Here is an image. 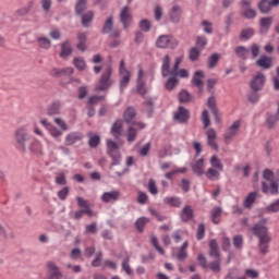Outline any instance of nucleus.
Segmentation results:
<instances>
[{
	"mask_svg": "<svg viewBox=\"0 0 279 279\" xmlns=\"http://www.w3.org/2000/svg\"><path fill=\"white\" fill-rule=\"evenodd\" d=\"M87 8H88V0H78L75 4L76 16H82V14H84Z\"/></svg>",
	"mask_w": 279,
	"mask_h": 279,
	"instance_id": "30",
	"label": "nucleus"
},
{
	"mask_svg": "<svg viewBox=\"0 0 279 279\" xmlns=\"http://www.w3.org/2000/svg\"><path fill=\"white\" fill-rule=\"evenodd\" d=\"M255 31L254 28H244L241 31L240 33V40H250V38H252V36H254Z\"/></svg>",
	"mask_w": 279,
	"mask_h": 279,
	"instance_id": "46",
	"label": "nucleus"
},
{
	"mask_svg": "<svg viewBox=\"0 0 279 279\" xmlns=\"http://www.w3.org/2000/svg\"><path fill=\"white\" fill-rule=\"evenodd\" d=\"M93 19H95V13L93 11H87L86 13H82L81 23L83 27H90V23H93Z\"/></svg>",
	"mask_w": 279,
	"mask_h": 279,
	"instance_id": "26",
	"label": "nucleus"
},
{
	"mask_svg": "<svg viewBox=\"0 0 279 279\" xmlns=\"http://www.w3.org/2000/svg\"><path fill=\"white\" fill-rule=\"evenodd\" d=\"M266 82L267 76H265L263 72H256V74L250 81V88L251 90H263Z\"/></svg>",
	"mask_w": 279,
	"mask_h": 279,
	"instance_id": "5",
	"label": "nucleus"
},
{
	"mask_svg": "<svg viewBox=\"0 0 279 279\" xmlns=\"http://www.w3.org/2000/svg\"><path fill=\"white\" fill-rule=\"evenodd\" d=\"M88 146L92 149H96V147H99V144L101 143V136L97 135V134H93V133H88Z\"/></svg>",
	"mask_w": 279,
	"mask_h": 279,
	"instance_id": "29",
	"label": "nucleus"
},
{
	"mask_svg": "<svg viewBox=\"0 0 279 279\" xmlns=\"http://www.w3.org/2000/svg\"><path fill=\"white\" fill-rule=\"evenodd\" d=\"M145 71H143L141 68L137 72V78H136V93L141 95V97L145 98V95H147V82H145Z\"/></svg>",
	"mask_w": 279,
	"mask_h": 279,
	"instance_id": "7",
	"label": "nucleus"
},
{
	"mask_svg": "<svg viewBox=\"0 0 279 279\" xmlns=\"http://www.w3.org/2000/svg\"><path fill=\"white\" fill-rule=\"evenodd\" d=\"M179 80L177 75H170V77L165 83L166 90H173L175 86L179 84Z\"/></svg>",
	"mask_w": 279,
	"mask_h": 279,
	"instance_id": "36",
	"label": "nucleus"
},
{
	"mask_svg": "<svg viewBox=\"0 0 279 279\" xmlns=\"http://www.w3.org/2000/svg\"><path fill=\"white\" fill-rule=\"evenodd\" d=\"M179 104H192L194 101L195 97L189 93L186 89H182L179 93Z\"/></svg>",
	"mask_w": 279,
	"mask_h": 279,
	"instance_id": "24",
	"label": "nucleus"
},
{
	"mask_svg": "<svg viewBox=\"0 0 279 279\" xmlns=\"http://www.w3.org/2000/svg\"><path fill=\"white\" fill-rule=\"evenodd\" d=\"M181 219L186 223V221H191L193 219V207L191 205H186L182 209Z\"/></svg>",
	"mask_w": 279,
	"mask_h": 279,
	"instance_id": "33",
	"label": "nucleus"
},
{
	"mask_svg": "<svg viewBox=\"0 0 279 279\" xmlns=\"http://www.w3.org/2000/svg\"><path fill=\"white\" fill-rule=\"evenodd\" d=\"M221 213H223V209H221V207H216L213 209V213H211L213 223H216V225L219 223V217H221Z\"/></svg>",
	"mask_w": 279,
	"mask_h": 279,
	"instance_id": "52",
	"label": "nucleus"
},
{
	"mask_svg": "<svg viewBox=\"0 0 279 279\" xmlns=\"http://www.w3.org/2000/svg\"><path fill=\"white\" fill-rule=\"evenodd\" d=\"M111 134L113 135L114 141H121L123 134V120H117L111 126Z\"/></svg>",
	"mask_w": 279,
	"mask_h": 279,
	"instance_id": "16",
	"label": "nucleus"
},
{
	"mask_svg": "<svg viewBox=\"0 0 279 279\" xmlns=\"http://www.w3.org/2000/svg\"><path fill=\"white\" fill-rule=\"evenodd\" d=\"M155 101H154V98L150 97V98H147L146 102H145V106H146V111L148 113V117H151L154 114V106H155Z\"/></svg>",
	"mask_w": 279,
	"mask_h": 279,
	"instance_id": "55",
	"label": "nucleus"
},
{
	"mask_svg": "<svg viewBox=\"0 0 279 279\" xmlns=\"http://www.w3.org/2000/svg\"><path fill=\"white\" fill-rule=\"evenodd\" d=\"M71 192V187L69 186H64L63 189H61L57 195L59 197V199H61V202H64L66 199V197H69V193Z\"/></svg>",
	"mask_w": 279,
	"mask_h": 279,
	"instance_id": "57",
	"label": "nucleus"
},
{
	"mask_svg": "<svg viewBox=\"0 0 279 279\" xmlns=\"http://www.w3.org/2000/svg\"><path fill=\"white\" fill-rule=\"evenodd\" d=\"M76 49L77 51H81L84 53L85 51H88V33L78 32L76 34Z\"/></svg>",
	"mask_w": 279,
	"mask_h": 279,
	"instance_id": "11",
	"label": "nucleus"
},
{
	"mask_svg": "<svg viewBox=\"0 0 279 279\" xmlns=\"http://www.w3.org/2000/svg\"><path fill=\"white\" fill-rule=\"evenodd\" d=\"M266 213H279V198L266 207Z\"/></svg>",
	"mask_w": 279,
	"mask_h": 279,
	"instance_id": "64",
	"label": "nucleus"
},
{
	"mask_svg": "<svg viewBox=\"0 0 279 279\" xmlns=\"http://www.w3.org/2000/svg\"><path fill=\"white\" fill-rule=\"evenodd\" d=\"M219 53H213L211 56H209L207 59L208 69H215V66L219 64Z\"/></svg>",
	"mask_w": 279,
	"mask_h": 279,
	"instance_id": "45",
	"label": "nucleus"
},
{
	"mask_svg": "<svg viewBox=\"0 0 279 279\" xmlns=\"http://www.w3.org/2000/svg\"><path fill=\"white\" fill-rule=\"evenodd\" d=\"M149 221L150 220L147 217H140V218H137V220L134 223L135 230H137V232H140L142 234V232H144V230H145V226L147 223H149Z\"/></svg>",
	"mask_w": 279,
	"mask_h": 279,
	"instance_id": "32",
	"label": "nucleus"
},
{
	"mask_svg": "<svg viewBox=\"0 0 279 279\" xmlns=\"http://www.w3.org/2000/svg\"><path fill=\"white\" fill-rule=\"evenodd\" d=\"M208 267L211 269V271H214V274L221 271V258H217L209 263Z\"/></svg>",
	"mask_w": 279,
	"mask_h": 279,
	"instance_id": "51",
	"label": "nucleus"
},
{
	"mask_svg": "<svg viewBox=\"0 0 279 279\" xmlns=\"http://www.w3.org/2000/svg\"><path fill=\"white\" fill-rule=\"evenodd\" d=\"M113 27H114L113 17H112V15H110L106 20V22H105V24L102 26V34H110V32H112Z\"/></svg>",
	"mask_w": 279,
	"mask_h": 279,
	"instance_id": "41",
	"label": "nucleus"
},
{
	"mask_svg": "<svg viewBox=\"0 0 279 279\" xmlns=\"http://www.w3.org/2000/svg\"><path fill=\"white\" fill-rule=\"evenodd\" d=\"M47 269H48V279H62L63 275L60 270V267L56 265L53 262L47 263Z\"/></svg>",
	"mask_w": 279,
	"mask_h": 279,
	"instance_id": "13",
	"label": "nucleus"
},
{
	"mask_svg": "<svg viewBox=\"0 0 279 279\" xmlns=\"http://www.w3.org/2000/svg\"><path fill=\"white\" fill-rule=\"evenodd\" d=\"M172 239L174 243H182V241H184V232L181 229L174 231L172 233Z\"/></svg>",
	"mask_w": 279,
	"mask_h": 279,
	"instance_id": "58",
	"label": "nucleus"
},
{
	"mask_svg": "<svg viewBox=\"0 0 279 279\" xmlns=\"http://www.w3.org/2000/svg\"><path fill=\"white\" fill-rule=\"evenodd\" d=\"M206 45H208V39H206V37H204V36L196 37V47L198 49H201V51H202V49L206 48Z\"/></svg>",
	"mask_w": 279,
	"mask_h": 279,
	"instance_id": "60",
	"label": "nucleus"
},
{
	"mask_svg": "<svg viewBox=\"0 0 279 279\" xmlns=\"http://www.w3.org/2000/svg\"><path fill=\"white\" fill-rule=\"evenodd\" d=\"M82 138H84V136L81 133H75V132L70 133L65 137V145L68 146L75 145V143L82 141Z\"/></svg>",
	"mask_w": 279,
	"mask_h": 279,
	"instance_id": "28",
	"label": "nucleus"
},
{
	"mask_svg": "<svg viewBox=\"0 0 279 279\" xmlns=\"http://www.w3.org/2000/svg\"><path fill=\"white\" fill-rule=\"evenodd\" d=\"M241 128V121H234L232 125L229 126L228 131L225 133V141H232L236 136V132Z\"/></svg>",
	"mask_w": 279,
	"mask_h": 279,
	"instance_id": "18",
	"label": "nucleus"
},
{
	"mask_svg": "<svg viewBox=\"0 0 279 279\" xmlns=\"http://www.w3.org/2000/svg\"><path fill=\"white\" fill-rule=\"evenodd\" d=\"M33 8H34V1H29L26 7L17 9L15 11V14H16V16H27V14H29V12H32Z\"/></svg>",
	"mask_w": 279,
	"mask_h": 279,
	"instance_id": "37",
	"label": "nucleus"
},
{
	"mask_svg": "<svg viewBox=\"0 0 279 279\" xmlns=\"http://www.w3.org/2000/svg\"><path fill=\"white\" fill-rule=\"evenodd\" d=\"M260 90H254L252 89L247 96H246V99L250 104H258V100L260 99Z\"/></svg>",
	"mask_w": 279,
	"mask_h": 279,
	"instance_id": "42",
	"label": "nucleus"
},
{
	"mask_svg": "<svg viewBox=\"0 0 279 279\" xmlns=\"http://www.w3.org/2000/svg\"><path fill=\"white\" fill-rule=\"evenodd\" d=\"M272 23H274L272 16L262 17L259 21V27H260L259 33L267 34Z\"/></svg>",
	"mask_w": 279,
	"mask_h": 279,
	"instance_id": "22",
	"label": "nucleus"
},
{
	"mask_svg": "<svg viewBox=\"0 0 279 279\" xmlns=\"http://www.w3.org/2000/svg\"><path fill=\"white\" fill-rule=\"evenodd\" d=\"M138 27L141 32H145V33L151 32V22L147 19H144L140 21Z\"/></svg>",
	"mask_w": 279,
	"mask_h": 279,
	"instance_id": "48",
	"label": "nucleus"
},
{
	"mask_svg": "<svg viewBox=\"0 0 279 279\" xmlns=\"http://www.w3.org/2000/svg\"><path fill=\"white\" fill-rule=\"evenodd\" d=\"M120 23L123 25V29H128L132 25V9L125 5L120 10L119 14Z\"/></svg>",
	"mask_w": 279,
	"mask_h": 279,
	"instance_id": "8",
	"label": "nucleus"
},
{
	"mask_svg": "<svg viewBox=\"0 0 279 279\" xmlns=\"http://www.w3.org/2000/svg\"><path fill=\"white\" fill-rule=\"evenodd\" d=\"M107 155L112 158V162L110 165V169H112V167H117L119 165H121V153L117 151H112V150H107Z\"/></svg>",
	"mask_w": 279,
	"mask_h": 279,
	"instance_id": "34",
	"label": "nucleus"
},
{
	"mask_svg": "<svg viewBox=\"0 0 279 279\" xmlns=\"http://www.w3.org/2000/svg\"><path fill=\"white\" fill-rule=\"evenodd\" d=\"M120 195L121 194L118 191L105 192L101 196V199L105 202V204H108V202H118Z\"/></svg>",
	"mask_w": 279,
	"mask_h": 279,
	"instance_id": "25",
	"label": "nucleus"
},
{
	"mask_svg": "<svg viewBox=\"0 0 279 279\" xmlns=\"http://www.w3.org/2000/svg\"><path fill=\"white\" fill-rule=\"evenodd\" d=\"M157 49H175L178 40L171 35H160L156 40Z\"/></svg>",
	"mask_w": 279,
	"mask_h": 279,
	"instance_id": "3",
	"label": "nucleus"
},
{
	"mask_svg": "<svg viewBox=\"0 0 279 279\" xmlns=\"http://www.w3.org/2000/svg\"><path fill=\"white\" fill-rule=\"evenodd\" d=\"M199 56H202V49L198 47H192L189 50V60L191 62H197L199 60Z\"/></svg>",
	"mask_w": 279,
	"mask_h": 279,
	"instance_id": "35",
	"label": "nucleus"
},
{
	"mask_svg": "<svg viewBox=\"0 0 279 279\" xmlns=\"http://www.w3.org/2000/svg\"><path fill=\"white\" fill-rule=\"evenodd\" d=\"M73 54V46H71V40H65L61 44V51L59 53L60 58L66 60L70 56Z\"/></svg>",
	"mask_w": 279,
	"mask_h": 279,
	"instance_id": "19",
	"label": "nucleus"
},
{
	"mask_svg": "<svg viewBox=\"0 0 279 279\" xmlns=\"http://www.w3.org/2000/svg\"><path fill=\"white\" fill-rule=\"evenodd\" d=\"M112 68H108V70H106L100 80H99V84L96 86V90L97 93H101L104 90H108V88H110V86H112L113 82H112Z\"/></svg>",
	"mask_w": 279,
	"mask_h": 279,
	"instance_id": "4",
	"label": "nucleus"
},
{
	"mask_svg": "<svg viewBox=\"0 0 279 279\" xmlns=\"http://www.w3.org/2000/svg\"><path fill=\"white\" fill-rule=\"evenodd\" d=\"M241 14L244 19H248V20L256 19V10L252 8H246Z\"/></svg>",
	"mask_w": 279,
	"mask_h": 279,
	"instance_id": "56",
	"label": "nucleus"
},
{
	"mask_svg": "<svg viewBox=\"0 0 279 279\" xmlns=\"http://www.w3.org/2000/svg\"><path fill=\"white\" fill-rule=\"evenodd\" d=\"M256 66L263 69L264 71H269L274 66V58L266 54H262L259 59L255 61Z\"/></svg>",
	"mask_w": 279,
	"mask_h": 279,
	"instance_id": "12",
	"label": "nucleus"
},
{
	"mask_svg": "<svg viewBox=\"0 0 279 279\" xmlns=\"http://www.w3.org/2000/svg\"><path fill=\"white\" fill-rule=\"evenodd\" d=\"M130 77H131L130 71H125V73L120 80V90L122 93L124 88H128V84H130Z\"/></svg>",
	"mask_w": 279,
	"mask_h": 279,
	"instance_id": "47",
	"label": "nucleus"
},
{
	"mask_svg": "<svg viewBox=\"0 0 279 279\" xmlns=\"http://www.w3.org/2000/svg\"><path fill=\"white\" fill-rule=\"evenodd\" d=\"M73 64L78 71H84L86 69V61L83 58H74Z\"/></svg>",
	"mask_w": 279,
	"mask_h": 279,
	"instance_id": "53",
	"label": "nucleus"
},
{
	"mask_svg": "<svg viewBox=\"0 0 279 279\" xmlns=\"http://www.w3.org/2000/svg\"><path fill=\"white\" fill-rule=\"evenodd\" d=\"M267 218H263L252 228V232L255 236H258L260 245L271 243V238L269 236V229L267 228Z\"/></svg>",
	"mask_w": 279,
	"mask_h": 279,
	"instance_id": "1",
	"label": "nucleus"
},
{
	"mask_svg": "<svg viewBox=\"0 0 279 279\" xmlns=\"http://www.w3.org/2000/svg\"><path fill=\"white\" fill-rule=\"evenodd\" d=\"M136 118V110L133 107H128L123 113V121L128 124L134 123V119Z\"/></svg>",
	"mask_w": 279,
	"mask_h": 279,
	"instance_id": "27",
	"label": "nucleus"
},
{
	"mask_svg": "<svg viewBox=\"0 0 279 279\" xmlns=\"http://www.w3.org/2000/svg\"><path fill=\"white\" fill-rule=\"evenodd\" d=\"M202 122L204 130H208L210 126V118L208 117V110H204L202 112Z\"/></svg>",
	"mask_w": 279,
	"mask_h": 279,
	"instance_id": "59",
	"label": "nucleus"
},
{
	"mask_svg": "<svg viewBox=\"0 0 279 279\" xmlns=\"http://www.w3.org/2000/svg\"><path fill=\"white\" fill-rule=\"evenodd\" d=\"M37 45L39 49H46V50L51 49V39L47 37H38Z\"/></svg>",
	"mask_w": 279,
	"mask_h": 279,
	"instance_id": "39",
	"label": "nucleus"
},
{
	"mask_svg": "<svg viewBox=\"0 0 279 279\" xmlns=\"http://www.w3.org/2000/svg\"><path fill=\"white\" fill-rule=\"evenodd\" d=\"M274 171H271V169H265L263 171V178L264 180H266V182H274L276 181V178H274Z\"/></svg>",
	"mask_w": 279,
	"mask_h": 279,
	"instance_id": "61",
	"label": "nucleus"
},
{
	"mask_svg": "<svg viewBox=\"0 0 279 279\" xmlns=\"http://www.w3.org/2000/svg\"><path fill=\"white\" fill-rule=\"evenodd\" d=\"M137 132L138 131L134 126L129 128L126 132L128 143H134V141H136Z\"/></svg>",
	"mask_w": 279,
	"mask_h": 279,
	"instance_id": "50",
	"label": "nucleus"
},
{
	"mask_svg": "<svg viewBox=\"0 0 279 279\" xmlns=\"http://www.w3.org/2000/svg\"><path fill=\"white\" fill-rule=\"evenodd\" d=\"M28 149L33 154H43V146L40 145V142H38V140H33L29 144Z\"/></svg>",
	"mask_w": 279,
	"mask_h": 279,
	"instance_id": "43",
	"label": "nucleus"
},
{
	"mask_svg": "<svg viewBox=\"0 0 279 279\" xmlns=\"http://www.w3.org/2000/svg\"><path fill=\"white\" fill-rule=\"evenodd\" d=\"M278 121H279V116L269 114L266 119V128H268V130H274V128H276V123H278Z\"/></svg>",
	"mask_w": 279,
	"mask_h": 279,
	"instance_id": "40",
	"label": "nucleus"
},
{
	"mask_svg": "<svg viewBox=\"0 0 279 279\" xmlns=\"http://www.w3.org/2000/svg\"><path fill=\"white\" fill-rule=\"evenodd\" d=\"M169 19L173 25L180 24V19H182V7L180 4L172 5V9L169 11Z\"/></svg>",
	"mask_w": 279,
	"mask_h": 279,
	"instance_id": "14",
	"label": "nucleus"
},
{
	"mask_svg": "<svg viewBox=\"0 0 279 279\" xmlns=\"http://www.w3.org/2000/svg\"><path fill=\"white\" fill-rule=\"evenodd\" d=\"M29 140L27 135V131L23 128H20L15 131V142L21 151L26 153L27 148L25 147V143Z\"/></svg>",
	"mask_w": 279,
	"mask_h": 279,
	"instance_id": "6",
	"label": "nucleus"
},
{
	"mask_svg": "<svg viewBox=\"0 0 279 279\" xmlns=\"http://www.w3.org/2000/svg\"><path fill=\"white\" fill-rule=\"evenodd\" d=\"M180 64H182V58H177L171 69V57L169 54H165L161 64L162 77H169V75L178 76V72L180 71Z\"/></svg>",
	"mask_w": 279,
	"mask_h": 279,
	"instance_id": "2",
	"label": "nucleus"
},
{
	"mask_svg": "<svg viewBox=\"0 0 279 279\" xmlns=\"http://www.w3.org/2000/svg\"><path fill=\"white\" fill-rule=\"evenodd\" d=\"M207 136V145L215 149V151H219V145L217 144V132L215 129H208L206 132Z\"/></svg>",
	"mask_w": 279,
	"mask_h": 279,
	"instance_id": "15",
	"label": "nucleus"
},
{
	"mask_svg": "<svg viewBox=\"0 0 279 279\" xmlns=\"http://www.w3.org/2000/svg\"><path fill=\"white\" fill-rule=\"evenodd\" d=\"M262 193L264 195H279V183L276 181L262 182Z\"/></svg>",
	"mask_w": 279,
	"mask_h": 279,
	"instance_id": "10",
	"label": "nucleus"
},
{
	"mask_svg": "<svg viewBox=\"0 0 279 279\" xmlns=\"http://www.w3.org/2000/svg\"><path fill=\"white\" fill-rule=\"evenodd\" d=\"M191 169L195 175H204V158L196 160L195 163H191Z\"/></svg>",
	"mask_w": 279,
	"mask_h": 279,
	"instance_id": "23",
	"label": "nucleus"
},
{
	"mask_svg": "<svg viewBox=\"0 0 279 279\" xmlns=\"http://www.w3.org/2000/svg\"><path fill=\"white\" fill-rule=\"evenodd\" d=\"M223 279H241V277H239V270L236 268H231Z\"/></svg>",
	"mask_w": 279,
	"mask_h": 279,
	"instance_id": "62",
	"label": "nucleus"
},
{
	"mask_svg": "<svg viewBox=\"0 0 279 279\" xmlns=\"http://www.w3.org/2000/svg\"><path fill=\"white\" fill-rule=\"evenodd\" d=\"M49 75H51V77H69L70 75H73V68H65V69L53 68L49 72Z\"/></svg>",
	"mask_w": 279,
	"mask_h": 279,
	"instance_id": "17",
	"label": "nucleus"
},
{
	"mask_svg": "<svg viewBox=\"0 0 279 279\" xmlns=\"http://www.w3.org/2000/svg\"><path fill=\"white\" fill-rule=\"evenodd\" d=\"M204 77H206L204 71L198 70L194 73V77L192 78V84L195 85L199 90L204 88Z\"/></svg>",
	"mask_w": 279,
	"mask_h": 279,
	"instance_id": "21",
	"label": "nucleus"
},
{
	"mask_svg": "<svg viewBox=\"0 0 279 279\" xmlns=\"http://www.w3.org/2000/svg\"><path fill=\"white\" fill-rule=\"evenodd\" d=\"M257 195H258L257 191L248 193V195L245 197L244 203H243L244 208H251L252 204H254V202H256Z\"/></svg>",
	"mask_w": 279,
	"mask_h": 279,
	"instance_id": "38",
	"label": "nucleus"
},
{
	"mask_svg": "<svg viewBox=\"0 0 279 279\" xmlns=\"http://www.w3.org/2000/svg\"><path fill=\"white\" fill-rule=\"evenodd\" d=\"M97 222H92L85 227V234H97Z\"/></svg>",
	"mask_w": 279,
	"mask_h": 279,
	"instance_id": "63",
	"label": "nucleus"
},
{
	"mask_svg": "<svg viewBox=\"0 0 279 279\" xmlns=\"http://www.w3.org/2000/svg\"><path fill=\"white\" fill-rule=\"evenodd\" d=\"M189 119H191V112L189 109L180 106L177 112H174L173 120L177 121V123L186 125L189 123Z\"/></svg>",
	"mask_w": 279,
	"mask_h": 279,
	"instance_id": "9",
	"label": "nucleus"
},
{
	"mask_svg": "<svg viewBox=\"0 0 279 279\" xmlns=\"http://www.w3.org/2000/svg\"><path fill=\"white\" fill-rule=\"evenodd\" d=\"M260 14H269L271 12V3L269 0H260L257 4Z\"/></svg>",
	"mask_w": 279,
	"mask_h": 279,
	"instance_id": "31",
	"label": "nucleus"
},
{
	"mask_svg": "<svg viewBox=\"0 0 279 279\" xmlns=\"http://www.w3.org/2000/svg\"><path fill=\"white\" fill-rule=\"evenodd\" d=\"M0 236H2L3 239H11V240L16 239V234H14V232L8 233V230H5V227L1 222H0Z\"/></svg>",
	"mask_w": 279,
	"mask_h": 279,
	"instance_id": "49",
	"label": "nucleus"
},
{
	"mask_svg": "<svg viewBox=\"0 0 279 279\" xmlns=\"http://www.w3.org/2000/svg\"><path fill=\"white\" fill-rule=\"evenodd\" d=\"M61 108H62V102L60 100L52 101L47 108L48 117H56L60 114Z\"/></svg>",
	"mask_w": 279,
	"mask_h": 279,
	"instance_id": "20",
	"label": "nucleus"
},
{
	"mask_svg": "<svg viewBox=\"0 0 279 279\" xmlns=\"http://www.w3.org/2000/svg\"><path fill=\"white\" fill-rule=\"evenodd\" d=\"M247 53H250V50L245 48V46H238L235 48V54L238 58H241V60H247Z\"/></svg>",
	"mask_w": 279,
	"mask_h": 279,
	"instance_id": "44",
	"label": "nucleus"
},
{
	"mask_svg": "<svg viewBox=\"0 0 279 279\" xmlns=\"http://www.w3.org/2000/svg\"><path fill=\"white\" fill-rule=\"evenodd\" d=\"M210 165L214 167V169H218L219 171H223V165L221 163V160L217 158V156H211L210 158Z\"/></svg>",
	"mask_w": 279,
	"mask_h": 279,
	"instance_id": "54",
	"label": "nucleus"
}]
</instances>
